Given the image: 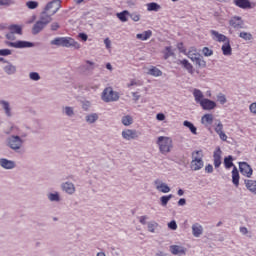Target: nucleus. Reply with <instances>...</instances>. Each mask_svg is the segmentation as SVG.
Wrapping results in <instances>:
<instances>
[{
  "label": "nucleus",
  "mask_w": 256,
  "mask_h": 256,
  "mask_svg": "<svg viewBox=\"0 0 256 256\" xmlns=\"http://www.w3.org/2000/svg\"><path fill=\"white\" fill-rule=\"evenodd\" d=\"M205 154H203V150H194L191 153V162H190V169L191 171H201L203 167H205V162L203 158Z\"/></svg>",
  "instance_id": "1"
},
{
  "label": "nucleus",
  "mask_w": 256,
  "mask_h": 256,
  "mask_svg": "<svg viewBox=\"0 0 256 256\" xmlns=\"http://www.w3.org/2000/svg\"><path fill=\"white\" fill-rule=\"evenodd\" d=\"M156 143L162 155H167V153H171V150L173 149V140L171 138L167 136H160L157 138Z\"/></svg>",
  "instance_id": "2"
},
{
  "label": "nucleus",
  "mask_w": 256,
  "mask_h": 256,
  "mask_svg": "<svg viewBox=\"0 0 256 256\" xmlns=\"http://www.w3.org/2000/svg\"><path fill=\"white\" fill-rule=\"evenodd\" d=\"M185 55H187V57L191 59L193 63H196L198 67H206L207 62H205V60L201 58V55L197 53V50H195V48H191L187 53H185Z\"/></svg>",
  "instance_id": "3"
},
{
  "label": "nucleus",
  "mask_w": 256,
  "mask_h": 256,
  "mask_svg": "<svg viewBox=\"0 0 256 256\" xmlns=\"http://www.w3.org/2000/svg\"><path fill=\"white\" fill-rule=\"evenodd\" d=\"M102 101H105V103L119 101V93L113 91V88L108 87L102 93Z\"/></svg>",
  "instance_id": "4"
},
{
  "label": "nucleus",
  "mask_w": 256,
  "mask_h": 256,
  "mask_svg": "<svg viewBox=\"0 0 256 256\" xmlns=\"http://www.w3.org/2000/svg\"><path fill=\"white\" fill-rule=\"evenodd\" d=\"M141 137V132L135 129H125L122 131V138L125 141H134L135 139H139Z\"/></svg>",
  "instance_id": "5"
},
{
  "label": "nucleus",
  "mask_w": 256,
  "mask_h": 256,
  "mask_svg": "<svg viewBox=\"0 0 256 256\" xmlns=\"http://www.w3.org/2000/svg\"><path fill=\"white\" fill-rule=\"evenodd\" d=\"M59 9H61V1L54 0L46 5L44 11L48 13V15L53 16L57 11H59Z\"/></svg>",
  "instance_id": "6"
},
{
  "label": "nucleus",
  "mask_w": 256,
  "mask_h": 256,
  "mask_svg": "<svg viewBox=\"0 0 256 256\" xmlns=\"http://www.w3.org/2000/svg\"><path fill=\"white\" fill-rule=\"evenodd\" d=\"M8 145L10 149L17 151V149H21V145H23V140L19 136H12L8 139Z\"/></svg>",
  "instance_id": "7"
},
{
  "label": "nucleus",
  "mask_w": 256,
  "mask_h": 256,
  "mask_svg": "<svg viewBox=\"0 0 256 256\" xmlns=\"http://www.w3.org/2000/svg\"><path fill=\"white\" fill-rule=\"evenodd\" d=\"M229 25L233 27V29H243L245 22L240 16H233L229 20Z\"/></svg>",
  "instance_id": "8"
},
{
  "label": "nucleus",
  "mask_w": 256,
  "mask_h": 256,
  "mask_svg": "<svg viewBox=\"0 0 256 256\" xmlns=\"http://www.w3.org/2000/svg\"><path fill=\"white\" fill-rule=\"evenodd\" d=\"M240 173L244 175V177H251L253 175V168L247 162H240L239 163Z\"/></svg>",
  "instance_id": "9"
},
{
  "label": "nucleus",
  "mask_w": 256,
  "mask_h": 256,
  "mask_svg": "<svg viewBox=\"0 0 256 256\" xmlns=\"http://www.w3.org/2000/svg\"><path fill=\"white\" fill-rule=\"evenodd\" d=\"M214 131L219 135L220 139L222 141H225L227 139V134L223 132V123H221L220 120H217L214 124Z\"/></svg>",
  "instance_id": "10"
},
{
  "label": "nucleus",
  "mask_w": 256,
  "mask_h": 256,
  "mask_svg": "<svg viewBox=\"0 0 256 256\" xmlns=\"http://www.w3.org/2000/svg\"><path fill=\"white\" fill-rule=\"evenodd\" d=\"M200 106L202 107V109H204V111H211L217 107V103H215V101L213 100L204 98L201 101Z\"/></svg>",
  "instance_id": "11"
},
{
  "label": "nucleus",
  "mask_w": 256,
  "mask_h": 256,
  "mask_svg": "<svg viewBox=\"0 0 256 256\" xmlns=\"http://www.w3.org/2000/svg\"><path fill=\"white\" fill-rule=\"evenodd\" d=\"M221 51L223 55H225V57H231V55H233V48H231V39L223 43Z\"/></svg>",
  "instance_id": "12"
},
{
  "label": "nucleus",
  "mask_w": 256,
  "mask_h": 256,
  "mask_svg": "<svg viewBox=\"0 0 256 256\" xmlns=\"http://www.w3.org/2000/svg\"><path fill=\"white\" fill-rule=\"evenodd\" d=\"M234 5L240 9H253L255 7L249 0H234Z\"/></svg>",
  "instance_id": "13"
},
{
  "label": "nucleus",
  "mask_w": 256,
  "mask_h": 256,
  "mask_svg": "<svg viewBox=\"0 0 256 256\" xmlns=\"http://www.w3.org/2000/svg\"><path fill=\"white\" fill-rule=\"evenodd\" d=\"M210 34L212 35L214 41H218V43H225L229 40V37L217 32L216 30H211Z\"/></svg>",
  "instance_id": "14"
},
{
  "label": "nucleus",
  "mask_w": 256,
  "mask_h": 256,
  "mask_svg": "<svg viewBox=\"0 0 256 256\" xmlns=\"http://www.w3.org/2000/svg\"><path fill=\"white\" fill-rule=\"evenodd\" d=\"M170 252L172 253V255L181 256V255H185V253H187V249H185V247H183V246L171 245Z\"/></svg>",
  "instance_id": "15"
},
{
  "label": "nucleus",
  "mask_w": 256,
  "mask_h": 256,
  "mask_svg": "<svg viewBox=\"0 0 256 256\" xmlns=\"http://www.w3.org/2000/svg\"><path fill=\"white\" fill-rule=\"evenodd\" d=\"M10 47H14L15 49H25L27 47H33V43L27 41H16L11 42Z\"/></svg>",
  "instance_id": "16"
},
{
  "label": "nucleus",
  "mask_w": 256,
  "mask_h": 256,
  "mask_svg": "<svg viewBox=\"0 0 256 256\" xmlns=\"http://www.w3.org/2000/svg\"><path fill=\"white\" fill-rule=\"evenodd\" d=\"M221 154H222L221 148H217L213 154L214 167L216 169H219V167H221Z\"/></svg>",
  "instance_id": "17"
},
{
  "label": "nucleus",
  "mask_w": 256,
  "mask_h": 256,
  "mask_svg": "<svg viewBox=\"0 0 256 256\" xmlns=\"http://www.w3.org/2000/svg\"><path fill=\"white\" fill-rule=\"evenodd\" d=\"M192 234L194 237H201L203 235V226L199 223L192 225Z\"/></svg>",
  "instance_id": "18"
},
{
  "label": "nucleus",
  "mask_w": 256,
  "mask_h": 256,
  "mask_svg": "<svg viewBox=\"0 0 256 256\" xmlns=\"http://www.w3.org/2000/svg\"><path fill=\"white\" fill-rule=\"evenodd\" d=\"M85 121L88 125H93V123H97L99 121V114L97 113H90L85 116Z\"/></svg>",
  "instance_id": "19"
},
{
  "label": "nucleus",
  "mask_w": 256,
  "mask_h": 256,
  "mask_svg": "<svg viewBox=\"0 0 256 256\" xmlns=\"http://www.w3.org/2000/svg\"><path fill=\"white\" fill-rule=\"evenodd\" d=\"M45 29V24L43 22H40L39 20L34 24L32 28V34L33 35H39L43 30Z\"/></svg>",
  "instance_id": "20"
},
{
  "label": "nucleus",
  "mask_w": 256,
  "mask_h": 256,
  "mask_svg": "<svg viewBox=\"0 0 256 256\" xmlns=\"http://www.w3.org/2000/svg\"><path fill=\"white\" fill-rule=\"evenodd\" d=\"M0 165L4 169H15V162L5 158L0 159Z\"/></svg>",
  "instance_id": "21"
},
{
  "label": "nucleus",
  "mask_w": 256,
  "mask_h": 256,
  "mask_svg": "<svg viewBox=\"0 0 256 256\" xmlns=\"http://www.w3.org/2000/svg\"><path fill=\"white\" fill-rule=\"evenodd\" d=\"M177 65H182L184 69L188 71V73H193V65H191L187 59L178 60Z\"/></svg>",
  "instance_id": "22"
},
{
  "label": "nucleus",
  "mask_w": 256,
  "mask_h": 256,
  "mask_svg": "<svg viewBox=\"0 0 256 256\" xmlns=\"http://www.w3.org/2000/svg\"><path fill=\"white\" fill-rule=\"evenodd\" d=\"M52 15H49V13H46L45 11L42 12L41 16H40V23H43L45 27H47V25H49V22L52 21Z\"/></svg>",
  "instance_id": "23"
},
{
  "label": "nucleus",
  "mask_w": 256,
  "mask_h": 256,
  "mask_svg": "<svg viewBox=\"0 0 256 256\" xmlns=\"http://www.w3.org/2000/svg\"><path fill=\"white\" fill-rule=\"evenodd\" d=\"M201 123L205 125V127L213 125V114H205L201 119Z\"/></svg>",
  "instance_id": "24"
},
{
  "label": "nucleus",
  "mask_w": 256,
  "mask_h": 256,
  "mask_svg": "<svg viewBox=\"0 0 256 256\" xmlns=\"http://www.w3.org/2000/svg\"><path fill=\"white\" fill-rule=\"evenodd\" d=\"M245 185L248 191L256 195V180H245Z\"/></svg>",
  "instance_id": "25"
},
{
  "label": "nucleus",
  "mask_w": 256,
  "mask_h": 256,
  "mask_svg": "<svg viewBox=\"0 0 256 256\" xmlns=\"http://www.w3.org/2000/svg\"><path fill=\"white\" fill-rule=\"evenodd\" d=\"M65 47H73L74 49H80L81 45L73 40V38H65Z\"/></svg>",
  "instance_id": "26"
},
{
  "label": "nucleus",
  "mask_w": 256,
  "mask_h": 256,
  "mask_svg": "<svg viewBox=\"0 0 256 256\" xmlns=\"http://www.w3.org/2000/svg\"><path fill=\"white\" fill-rule=\"evenodd\" d=\"M148 75H151L152 77H161L163 75V71H161L159 68L152 66L148 70Z\"/></svg>",
  "instance_id": "27"
},
{
  "label": "nucleus",
  "mask_w": 256,
  "mask_h": 256,
  "mask_svg": "<svg viewBox=\"0 0 256 256\" xmlns=\"http://www.w3.org/2000/svg\"><path fill=\"white\" fill-rule=\"evenodd\" d=\"M193 95H194L196 103H199L201 105V102L203 101V99H205V98H203L204 97L203 92L199 89H194Z\"/></svg>",
  "instance_id": "28"
},
{
  "label": "nucleus",
  "mask_w": 256,
  "mask_h": 256,
  "mask_svg": "<svg viewBox=\"0 0 256 256\" xmlns=\"http://www.w3.org/2000/svg\"><path fill=\"white\" fill-rule=\"evenodd\" d=\"M232 182L235 187H239V170H237V167L235 166L232 170Z\"/></svg>",
  "instance_id": "29"
},
{
  "label": "nucleus",
  "mask_w": 256,
  "mask_h": 256,
  "mask_svg": "<svg viewBox=\"0 0 256 256\" xmlns=\"http://www.w3.org/2000/svg\"><path fill=\"white\" fill-rule=\"evenodd\" d=\"M151 35H153V32L151 30H147L142 34H137L136 38L140 39V41H147V39H150Z\"/></svg>",
  "instance_id": "30"
},
{
  "label": "nucleus",
  "mask_w": 256,
  "mask_h": 256,
  "mask_svg": "<svg viewBox=\"0 0 256 256\" xmlns=\"http://www.w3.org/2000/svg\"><path fill=\"white\" fill-rule=\"evenodd\" d=\"M51 45H55L56 47H65V38H55L50 42Z\"/></svg>",
  "instance_id": "31"
},
{
  "label": "nucleus",
  "mask_w": 256,
  "mask_h": 256,
  "mask_svg": "<svg viewBox=\"0 0 256 256\" xmlns=\"http://www.w3.org/2000/svg\"><path fill=\"white\" fill-rule=\"evenodd\" d=\"M65 193H68V195H73L75 193V184L71 182L65 183Z\"/></svg>",
  "instance_id": "32"
},
{
  "label": "nucleus",
  "mask_w": 256,
  "mask_h": 256,
  "mask_svg": "<svg viewBox=\"0 0 256 256\" xmlns=\"http://www.w3.org/2000/svg\"><path fill=\"white\" fill-rule=\"evenodd\" d=\"M116 17H118L122 21V23H127L128 21L127 17H129V11L124 10L120 13H117Z\"/></svg>",
  "instance_id": "33"
},
{
  "label": "nucleus",
  "mask_w": 256,
  "mask_h": 256,
  "mask_svg": "<svg viewBox=\"0 0 256 256\" xmlns=\"http://www.w3.org/2000/svg\"><path fill=\"white\" fill-rule=\"evenodd\" d=\"M0 105H2V107H3V109H4L5 113H6V115H7L8 117H11V107L9 106V102L4 101V100H1V101H0Z\"/></svg>",
  "instance_id": "34"
},
{
  "label": "nucleus",
  "mask_w": 256,
  "mask_h": 256,
  "mask_svg": "<svg viewBox=\"0 0 256 256\" xmlns=\"http://www.w3.org/2000/svg\"><path fill=\"white\" fill-rule=\"evenodd\" d=\"M121 121L125 127H129V125H133V117L131 115L123 116Z\"/></svg>",
  "instance_id": "35"
},
{
  "label": "nucleus",
  "mask_w": 256,
  "mask_h": 256,
  "mask_svg": "<svg viewBox=\"0 0 256 256\" xmlns=\"http://www.w3.org/2000/svg\"><path fill=\"white\" fill-rule=\"evenodd\" d=\"M183 125H184V127H188V129L191 131V133L193 135H197V127H195V125H193V123L186 120L183 122Z\"/></svg>",
  "instance_id": "36"
},
{
  "label": "nucleus",
  "mask_w": 256,
  "mask_h": 256,
  "mask_svg": "<svg viewBox=\"0 0 256 256\" xmlns=\"http://www.w3.org/2000/svg\"><path fill=\"white\" fill-rule=\"evenodd\" d=\"M171 199H173V194H169L167 196H162L160 198L162 207H167V203H169V201H171Z\"/></svg>",
  "instance_id": "37"
},
{
  "label": "nucleus",
  "mask_w": 256,
  "mask_h": 256,
  "mask_svg": "<svg viewBox=\"0 0 256 256\" xmlns=\"http://www.w3.org/2000/svg\"><path fill=\"white\" fill-rule=\"evenodd\" d=\"M147 227H148L149 233H155V229H157V227H159V223H157L155 221H150L147 223Z\"/></svg>",
  "instance_id": "38"
},
{
  "label": "nucleus",
  "mask_w": 256,
  "mask_h": 256,
  "mask_svg": "<svg viewBox=\"0 0 256 256\" xmlns=\"http://www.w3.org/2000/svg\"><path fill=\"white\" fill-rule=\"evenodd\" d=\"M93 69H95V63L87 60L85 65L82 66V70L85 71H93Z\"/></svg>",
  "instance_id": "39"
},
{
  "label": "nucleus",
  "mask_w": 256,
  "mask_h": 256,
  "mask_svg": "<svg viewBox=\"0 0 256 256\" xmlns=\"http://www.w3.org/2000/svg\"><path fill=\"white\" fill-rule=\"evenodd\" d=\"M159 9H161V5L155 3V2H151L147 4V10L148 11H159Z\"/></svg>",
  "instance_id": "40"
},
{
  "label": "nucleus",
  "mask_w": 256,
  "mask_h": 256,
  "mask_svg": "<svg viewBox=\"0 0 256 256\" xmlns=\"http://www.w3.org/2000/svg\"><path fill=\"white\" fill-rule=\"evenodd\" d=\"M240 39H244V41H251L253 39V34L249 32H240Z\"/></svg>",
  "instance_id": "41"
},
{
  "label": "nucleus",
  "mask_w": 256,
  "mask_h": 256,
  "mask_svg": "<svg viewBox=\"0 0 256 256\" xmlns=\"http://www.w3.org/2000/svg\"><path fill=\"white\" fill-rule=\"evenodd\" d=\"M224 165L226 169H231L233 167V156H228L224 159Z\"/></svg>",
  "instance_id": "42"
},
{
  "label": "nucleus",
  "mask_w": 256,
  "mask_h": 256,
  "mask_svg": "<svg viewBox=\"0 0 256 256\" xmlns=\"http://www.w3.org/2000/svg\"><path fill=\"white\" fill-rule=\"evenodd\" d=\"M9 29H10L11 33H17V35H21V33L23 31L21 26H19V25H11L9 27Z\"/></svg>",
  "instance_id": "43"
},
{
  "label": "nucleus",
  "mask_w": 256,
  "mask_h": 256,
  "mask_svg": "<svg viewBox=\"0 0 256 256\" xmlns=\"http://www.w3.org/2000/svg\"><path fill=\"white\" fill-rule=\"evenodd\" d=\"M143 85V81L132 79L130 80V83L127 85L128 87H141Z\"/></svg>",
  "instance_id": "44"
},
{
  "label": "nucleus",
  "mask_w": 256,
  "mask_h": 256,
  "mask_svg": "<svg viewBox=\"0 0 256 256\" xmlns=\"http://www.w3.org/2000/svg\"><path fill=\"white\" fill-rule=\"evenodd\" d=\"M173 55L174 53L173 50L171 49V46H167L164 52V59H169V57H173Z\"/></svg>",
  "instance_id": "45"
},
{
  "label": "nucleus",
  "mask_w": 256,
  "mask_h": 256,
  "mask_svg": "<svg viewBox=\"0 0 256 256\" xmlns=\"http://www.w3.org/2000/svg\"><path fill=\"white\" fill-rule=\"evenodd\" d=\"M26 6L28 9H37L39 7V3L37 1H28Z\"/></svg>",
  "instance_id": "46"
},
{
  "label": "nucleus",
  "mask_w": 256,
  "mask_h": 256,
  "mask_svg": "<svg viewBox=\"0 0 256 256\" xmlns=\"http://www.w3.org/2000/svg\"><path fill=\"white\" fill-rule=\"evenodd\" d=\"M158 191H160V193H169L171 191V188L169 187V185L164 183V185L160 186V189Z\"/></svg>",
  "instance_id": "47"
},
{
  "label": "nucleus",
  "mask_w": 256,
  "mask_h": 256,
  "mask_svg": "<svg viewBox=\"0 0 256 256\" xmlns=\"http://www.w3.org/2000/svg\"><path fill=\"white\" fill-rule=\"evenodd\" d=\"M217 99L219 103H221V105H225V103H227V98L225 97V94H218Z\"/></svg>",
  "instance_id": "48"
},
{
  "label": "nucleus",
  "mask_w": 256,
  "mask_h": 256,
  "mask_svg": "<svg viewBox=\"0 0 256 256\" xmlns=\"http://www.w3.org/2000/svg\"><path fill=\"white\" fill-rule=\"evenodd\" d=\"M202 53L205 57H211V55H213V50L209 49L208 47H204Z\"/></svg>",
  "instance_id": "49"
},
{
  "label": "nucleus",
  "mask_w": 256,
  "mask_h": 256,
  "mask_svg": "<svg viewBox=\"0 0 256 256\" xmlns=\"http://www.w3.org/2000/svg\"><path fill=\"white\" fill-rule=\"evenodd\" d=\"M4 71H6V73H8V75H12V73H15L16 69L14 66L9 65L4 68Z\"/></svg>",
  "instance_id": "50"
},
{
  "label": "nucleus",
  "mask_w": 256,
  "mask_h": 256,
  "mask_svg": "<svg viewBox=\"0 0 256 256\" xmlns=\"http://www.w3.org/2000/svg\"><path fill=\"white\" fill-rule=\"evenodd\" d=\"M48 199L50 201H59V194L58 193H50L48 195Z\"/></svg>",
  "instance_id": "51"
},
{
  "label": "nucleus",
  "mask_w": 256,
  "mask_h": 256,
  "mask_svg": "<svg viewBox=\"0 0 256 256\" xmlns=\"http://www.w3.org/2000/svg\"><path fill=\"white\" fill-rule=\"evenodd\" d=\"M30 79H32V81H39V79H41V76H39V73L37 72H32L30 73Z\"/></svg>",
  "instance_id": "52"
},
{
  "label": "nucleus",
  "mask_w": 256,
  "mask_h": 256,
  "mask_svg": "<svg viewBox=\"0 0 256 256\" xmlns=\"http://www.w3.org/2000/svg\"><path fill=\"white\" fill-rule=\"evenodd\" d=\"M168 227L172 231H177V222L175 220H172L171 222L168 223Z\"/></svg>",
  "instance_id": "53"
},
{
  "label": "nucleus",
  "mask_w": 256,
  "mask_h": 256,
  "mask_svg": "<svg viewBox=\"0 0 256 256\" xmlns=\"http://www.w3.org/2000/svg\"><path fill=\"white\" fill-rule=\"evenodd\" d=\"M165 183L161 181L160 179H156L154 181V186L156 187L157 191L162 187Z\"/></svg>",
  "instance_id": "54"
},
{
  "label": "nucleus",
  "mask_w": 256,
  "mask_h": 256,
  "mask_svg": "<svg viewBox=\"0 0 256 256\" xmlns=\"http://www.w3.org/2000/svg\"><path fill=\"white\" fill-rule=\"evenodd\" d=\"M129 17H130V19H132V21H135V22H137V21H139V19H141V17L137 13L129 14Z\"/></svg>",
  "instance_id": "55"
},
{
  "label": "nucleus",
  "mask_w": 256,
  "mask_h": 256,
  "mask_svg": "<svg viewBox=\"0 0 256 256\" xmlns=\"http://www.w3.org/2000/svg\"><path fill=\"white\" fill-rule=\"evenodd\" d=\"M249 111L250 113H253V115H256V102H253L252 104H250Z\"/></svg>",
  "instance_id": "56"
},
{
  "label": "nucleus",
  "mask_w": 256,
  "mask_h": 256,
  "mask_svg": "<svg viewBox=\"0 0 256 256\" xmlns=\"http://www.w3.org/2000/svg\"><path fill=\"white\" fill-rule=\"evenodd\" d=\"M0 55L3 57H7V55H11V50L10 49H2L0 50Z\"/></svg>",
  "instance_id": "57"
},
{
  "label": "nucleus",
  "mask_w": 256,
  "mask_h": 256,
  "mask_svg": "<svg viewBox=\"0 0 256 256\" xmlns=\"http://www.w3.org/2000/svg\"><path fill=\"white\" fill-rule=\"evenodd\" d=\"M147 219H149L148 216H140L139 222L141 223V225H147Z\"/></svg>",
  "instance_id": "58"
},
{
  "label": "nucleus",
  "mask_w": 256,
  "mask_h": 256,
  "mask_svg": "<svg viewBox=\"0 0 256 256\" xmlns=\"http://www.w3.org/2000/svg\"><path fill=\"white\" fill-rule=\"evenodd\" d=\"M106 49H111V40L109 38L104 39Z\"/></svg>",
  "instance_id": "59"
},
{
  "label": "nucleus",
  "mask_w": 256,
  "mask_h": 256,
  "mask_svg": "<svg viewBox=\"0 0 256 256\" xmlns=\"http://www.w3.org/2000/svg\"><path fill=\"white\" fill-rule=\"evenodd\" d=\"M65 113L66 115H68L69 117H73V109L66 107L65 108Z\"/></svg>",
  "instance_id": "60"
},
{
  "label": "nucleus",
  "mask_w": 256,
  "mask_h": 256,
  "mask_svg": "<svg viewBox=\"0 0 256 256\" xmlns=\"http://www.w3.org/2000/svg\"><path fill=\"white\" fill-rule=\"evenodd\" d=\"M156 119H157L158 121H165V114H163V113H158V114L156 115Z\"/></svg>",
  "instance_id": "61"
},
{
  "label": "nucleus",
  "mask_w": 256,
  "mask_h": 256,
  "mask_svg": "<svg viewBox=\"0 0 256 256\" xmlns=\"http://www.w3.org/2000/svg\"><path fill=\"white\" fill-rule=\"evenodd\" d=\"M177 49H179L180 53H187L185 52V48L183 47V43L181 42L177 44Z\"/></svg>",
  "instance_id": "62"
},
{
  "label": "nucleus",
  "mask_w": 256,
  "mask_h": 256,
  "mask_svg": "<svg viewBox=\"0 0 256 256\" xmlns=\"http://www.w3.org/2000/svg\"><path fill=\"white\" fill-rule=\"evenodd\" d=\"M13 0H0V5H11Z\"/></svg>",
  "instance_id": "63"
},
{
  "label": "nucleus",
  "mask_w": 256,
  "mask_h": 256,
  "mask_svg": "<svg viewBox=\"0 0 256 256\" xmlns=\"http://www.w3.org/2000/svg\"><path fill=\"white\" fill-rule=\"evenodd\" d=\"M205 171H206V173H212V172H213V165L208 164V165L205 167Z\"/></svg>",
  "instance_id": "64"
}]
</instances>
